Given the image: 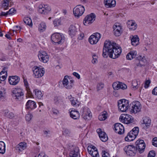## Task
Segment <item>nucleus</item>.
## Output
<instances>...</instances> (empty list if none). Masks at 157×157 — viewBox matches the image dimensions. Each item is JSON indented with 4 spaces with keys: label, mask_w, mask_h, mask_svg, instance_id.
Returning a JSON list of instances; mask_svg holds the SVG:
<instances>
[{
    "label": "nucleus",
    "mask_w": 157,
    "mask_h": 157,
    "mask_svg": "<svg viewBox=\"0 0 157 157\" xmlns=\"http://www.w3.org/2000/svg\"><path fill=\"white\" fill-rule=\"evenodd\" d=\"M122 52L119 45L113 41L106 40L104 44L102 55L104 57L107 58L108 55L112 58H118Z\"/></svg>",
    "instance_id": "nucleus-1"
},
{
    "label": "nucleus",
    "mask_w": 157,
    "mask_h": 157,
    "mask_svg": "<svg viewBox=\"0 0 157 157\" xmlns=\"http://www.w3.org/2000/svg\"><path fill=\"white\" fill-rule=\"evenodd\" d=\"M129 54H131V59H132L136 57L135 62L136 63L135 67H141L142 66H144L146 60L144 56L142 57L141 56H139L137 57V52L136 51H132L129 52Z\"/></svg>",
    "instance_id": "nucleus-2"
},
{
    "label": "nucleus",
    "mask_w": 157,
    "mask_h": 157,
    "mask_svg": "<svg viewBox=\"0 0 157 157\" xmlns=\"http://www.w3.org/2000/svg\"><path fill=\"white\" fill-rule=\"evenodd\" d=\"M139 128L137 127H134L127 134L125 137V140L127 141H131L134 140L138 135Z\"/></svg>",
    "instance_id": "nucleus-3"
},
{
    "label": "nucleus",
    "mask_w": 157,
    "mask_h": 157,
    "mask_svg": "<svg viewBox=\"0 0 157 157\" xmlns=\"http://www.w3.org/2000/svg\"><path fill=\"white\" fill-rule=\"evenodd\" d=\"M52 41L58 44H61L64 41L65 38L63 34L59 33H55L51 36Z\"/></svg>",
    "instance_id": "nucleus-4"
},
{
    "label": "nucleus",
    "mask_w": 157,
    "mask_h": 157,
    "mask_svg": "<svg viewBox=\"0 0 157 157\" xmlns=\"http://www.w3.org/2000/svg\"><path fill=\"white\" fill-rule=\"evenodd\" d=\"M129 101L124 99L120 100L118 102L119 109L122 112H125L129 109Z\"/></svg>",
    "instance_id": "nucleus-5"
},
{
    "label": "nucleus",
    "mask_w": 157,
    "mask_h": 157,
    "mask_svg": "<svg viewBox=\"0 0 157 157\" xmlns=\"http://www.w3.org/2000/svg\"><path fill=\"white\" fill-rule=\"evenodd\" d=\"M141 106L138 101H133L129 105V109L131 112L135 113L139 112L141 109Z\"/></svg>",
    "instance_id": "nucleus-6"
},
{
    "label": "nucleus",
    "mask_w": 157,
    "mask_h": 157,
    "mask_svg": "<svg viewBox=\"0 0 157 157\" xmlns=\"http://www.w3.org/2000/svg\"><path fill=\"white\" fill-rule=\"evenodd\" d=\"M74 81L71 80L69 76L67 75L65 76L62 81V84L63 87L67 89H70L72 88L74 86Z\"/></svg>",
    "instance_id": "nucleus-7"
},
{
    "label": "nucleus",
    "mask_w": 157,
    "mask_h": 157,
    "mask_svg": "<svg viewBox=\"0 0 157 157\" xmlns=\"http://www.w3.org/2000/svg\"><path fill=\"white\" fill-rule=\"evenodd\" d=\"M23 90L20 88H13L12 90V96L16 99H21L24 94Z\"/></svg>",
    "instance_id": "nucleus-8"
},
{
    "label": "nucleus",
    "mask_w": 157,
    "mask_h": 157,
    "mask_svg": "<svg viewBox=\"0 0 157 157\" xmlns=\"http://www.w3.org/2000/svg\"><path fill=\"white\" fill-rule=\"evenodd\" d=\"M119 119L121 121L126 124L132 123L133 121V117L127 114H122L120 116Z\"/></svg>",
    "instance_id": "nucleus-9"
},
{
    "label": "nucleus",
    "mask_w": 157,
    "mask_h": 157,
    "mask_svg": "<svg viewBox=\"0 0 157 157\" xmlns=\"http://www.w3.org/2000/svg\"><path fill=\"white\" fill-rule=\"evenodd\" d=\"M124 150L126 154L129 156H134L137 151L135 147L132 145L126 146L124 148Z\"/></svg>",
    "instance_id": "nucleus-10"
},
{
    "label": "nucleus",
    "mask_w": 157,
    "mask_h": 157,
    "mask_svg": "<svg viewBox=\"0 0 157 157\" xmlns=\"http://www.w3.org/2000/svg\"><path fill=\"white\" fill-rule=\"evenodd\" d=\"M135 147L137 151L142 153L144 151L145 147V144L143 140H138L135 143Z\"/></svg>",
    "instance_id": "nucleus-11"
},
{
    "label": "nucleus",
    "mask_w": 157,
    "mask_h": 157,
    "mask_svg": "<svg viewBox=\"0 0 157 157\" xmlns=\"http://www.w3.org/2000/svg\"><path fill=\"white\" fill-rule=\"evenodd\" d=\"M84 11V7L79 5H77L73 9V12L75 17L78 18L82 15Z\"/></svg>",
    "instance_id": "nucleus-12"
},
{
    "label": "nucleus",
    "mask_w": 157,
    "mask_h": 157,
    "mask_svg": "<svg viewBox=\"0 0 157 157\" xmlns=\"http://www.w3.org/2000/svg\"><path fill=\"white\" fill-rule=\"evenodd\" d=\"M43 69V68H41L37 66L34 67L33 70L34 77L37 78L42 77L44 73Z\"/></svg>",
    "instance_id": "nucleus-13"
},
{
    "label": "nucleus",
    "mask_w": 157,
    "mask_h": 157,
    "mask_svg": "<svg viewBox=\"0 0 157 157\" xmlns=\"http://www.w3.org/2000/svg\"><path fill=\"white\" fill-rule=\"evenodd\" d=\"M96 16L94 14L91 13L86 17L83 21L84 25L87 26L92 23L95 20Z\"/></svg>",
    "instance_id": "nucleus-14"
},
{
    "label": "nucleus",
    "mask_w": 157,
    "mask_h": 157,
    "mask_svg": "<svg viewBox=\"0 0 157 157\" xmlns=\"http://www.w3.org/2000/svg\"><path fill=\"white\" fill-rule=\"evenodd\" d=\"M101 34L98 33H94L89 38V42L91 44H96L101 38Z\"/></svg>",
    "instance_id": "nucleus-15"
},
{
    "label": "nucleus",
    "mask_w": 157,
    "mask_h": 157,
    "mask_svg": "<svg viewBox=\"0 0 157 157\" xmlns=\"http://www.w3.org/2000/svg\"><path fill=\"white\" fill-rule=\"evenodd\" d=\"M51 10V7L47 5H40L38 7V11L41 14L48 13Z\"/></svg>",
    "instance_id": "nucleus-16"
},
{
    "label": "nucleus",
    "mask_w": 157,
    "mask_h": 157,
    "mask_svg": "<svg viewBox=\"0 0 157 157\" xmlns=\"http://www.w3.org/2000/svg\"><path fill=\"white\" fill-rule=\"evenodd\" d=\"M38 56L40 61L44 63H46L49 60V56L45 52H39Z\"/></svg>",
    "instance_id": "nucleus-17"
},
{
    "label": "nucleus",
    "mask_w": 157,
    "mask_h": 157,
    "mask_svg": "<svg viewBox=\"0 0 157 157\" xmlns=\"http://www.w3.org/2000/svg\"><path fill=\"white\" fill-rule=\"evenodd\" d=\"M20 78L16 75L10 76L8 78V82L11 85H16L20 81Z\"/></svg>",
    "instance_id": "nucleus-18"
},
{
    "label": "nucleus",
    "mask_w": 157,
    "mask_h": 157,
    "mask_svg": "<svg viewBox=\"0 0 157 157\" xmlns=\"http://www.w3.org/2000/svg\"><path fill=\"white\" fill-rule=\"evenodd\" d=\"M114 130L116 133L121 135L124 133V128L121 124L117 123L114 124Z\"/></svg>",
    "instance_id": "nucleus-19"
},
{
    "label": "nucleus",
    "mask_w": 157,
    "mask_h": 157,
    "mask_svg": "<svg viewBox=\"0 0 157 157\" xmlns=\"http://www.w3.org/2000/svg\"><path fill=\"white\" fill-rule=\"evenodd\" d=\"M97 132L99 135L100 140L103 142H105L107 141L108 138L105 133L102 131L101 128H98Z\"/></svg>",
    "instance_id": "nucleus-20"
},
{
    "label": "nucleus",
    "mask_w": 157,
    "mask_h": 157,
    "mask_svg": "<svg viewBox=\"0 0 157 157\" xmlns=\"http://www.w3.org/2000/svg\"><path fill=\"white\" fill-rule=\"evenodd\" d=\"M78 30V26H76L73 25H71L69 28V34L72 37L76 34Z\"/></svg>",
    "instance_id": "nucleus-21"
},
{
    "label": "nucleus",
    "mask_w": 157,
    "mask_h": 157,
    "mask_svg": "<svg viewBox=\"0 0 157 157\" xmlns=\"http://www.w3.org/2000/svg\"><path fill=\"white\" fill-rule=\"evenodd\" d=\"M80 113H82V117L84 119H90V116H91L90 112L89 110H87L84 108H82Z\"/></svg>",
    "instance_id": "nucleus-22"
},
{
    "label": "nucleus",
    "mask_w": 157,
    "mask_h": 157,
    "mask_svg": "<svg viewBox=\"0 0 157 157\" xmlns=\"http://www.w3.org/2000/svg\"><path fill=\"white\" fill-rule=\"evenodd\" d=\"M26 108L29 110H32L36 107V102L30 100L28 101L26 103Z\"/></svg>",
    "instance_id": "nucleus-23"
},
{
    "label": "nucleus",
    "mask_w": 157,
    "mask_h": 157,
    "mask_svg": "<svg viewBox=\"0 0 157 157\" xmlns=\"http://www.w3.org/2000/svg\"><path fill=\"white\" fill-rule=\"evenodd\" d=\"M151 120L150 118L147 117H144L143 118L142 122L141 123L142 125L145 128L144 125H145L146 128H148L151 125Z\"/></svg>",
    "instance_id": "nucleus-24"
},
{
    "label": "nucleus",
    "mask_w": 157,
    "mask_h": 157,
    "mask_svg": "<svg viewBox=\"0 0 157 157\" xmlns=\"http://www.w3.org/2000/svg\"><path fill=\"white\" fill-rule=\"evenodd\" d=\"M79 149L77 147H74L70 153V157H79Z\"/></svg>",
    "instance_id": "nucleus-25"
},
{
    "label": "nucleus",
    "mask_w": 157,
    "mask_h": 157,
    "mask_svg": "<svg viewBox=\"0 0 157 157\" xmlns=\"http://www.w3.org/2000/svg\"><path fill=\"white\" fill-rule=\"evenodd\" d=\"M26 143L24 142L20 143L16 147V150L19 152L24 150L26 148Z\"/></svg>",
    "instance_id": "nucleus-26"
},
{
    "label": "nucleus",
    "mask_w": 157,
    "mask_h": 157,
    "mask_svg": "<svg viewBox=\"0 0 157 157\" xmlns=\"http://www.w3.org/2000/svg\"><path fill=\"white\" fill-rule=\"evenodd\" d=\"M104 3L107 7H113L116 5L115 0H105Z\"/></svg>",
    "instance_id": "nucleus-27"
},
{
    "label": "nucleus",
    "mask_w": 157,
    "mask_h": 157,
    "mask_svg": "<svg viewBox=\"0 0 157 157\" xmlns=\"http://www.w3.org/2000/svg\"><path fill=\"white\" fill-rule=\"evenodd\" d=\"M68 98L71 101L72 105L75 107L78 106L80 103L76 99L72 97L71 95L68 96Z\"/></svg>",
    "instance_id": "nucleus-28"
},
{
    "label": "nucleus",
    "mask_w": 157,
    "mask_h": 157,
    "mask_svg": "<svg viewBox=\"0 0 157 157\" xmlns=\"http://www.w3.org/2000/svg\"><path fill=\"white\" fill-rule=\"evenodd\" d=\"M70 116L74 119H77L80 117V114L79 112L76 110H71L70 112Z\"/></svg>",
    "instance_id": "nucleus-29"
},
{
    "label": "nucleus",
    "mask_w": 157,
    "mask_h": 157,
    "mask_svg": "<svg viewBox=\"0 0 157 157\" xmlns=\"http://www.w3.org/2000/svg\"><path fill=\"white\" fill-rule=\"evenodd\" d=\"M132 44L134 46H136L139 44V39L137 35L133 36L131 40Z\"/></svg>",
    "instance_id": "nucleus-30"
},
{
    "label": "nucleus",
    "mask_w": 157,
    "mask_h": 157,
    "mask_svg": "<svg viewBox=\"0 0 157 157\" xmlns=\"http://www.w3.org/2000/svg\"><path fill=\"white\" fill-rule=\"evenodd\" d=\"M7 76V72L4 69H3L0 73V80L4 81L6 79Z\"/></svg>",
    "instance_id": "nucleus-31"
},
{
    "label": "nucleus",
    "mask_w": 157,
    "mask_h": 157,
    "mask_svg": "<svg viewBox=\"0 0 157 157\" xmlns=\"http://www.w3.org/2000/svg\"><path fill=\"white\" fill-rule=\"evenodd\" d=\"M4 116L8 118L12 119L14 117V114L13 113L9 111L8 110H5Z\"/></svg>",
    "instance_id": "nucleus-32"
},
{
    "label": "nucleus",
    "mask_w": 157,
    "mask_h": 157,
    "mask_svg": "<svg viewBox=\"0 0 157 157\" xmlns=\"http://www.w3.org/2000/svg\"><path fill=\"white\" fill-rule=\"evenodd\" d=\"M46 27L45 23L42 22L39 25L38 30L40 32H43L45 30Z\"/></svg>",
    "instance_id": "nucleus-33"
},
{
    "label": "nucleus",
    "mask_w": 157,
    "mask_h": 157,
    "mask_svg": "<svg viewBox=\"0 0 157 157\" xmlns=\"http://www.w3.org/2000/svg\"><path fill=\"white\" fill-rule=\"evenodd\" d=\"M5 152V144L3 141H0V153L3 154Z\"/></svg>",
    "instance_id": "nucleus-34"
},
{
    "label": "nucleus",
    "mask_w": 157,
    "mask_h": 157,
    "mask_svg": "<svg viewBox=\"0 0 157 157\" xmlns=\"http://www.w3.org/2000/svg\"><path fill=\"white\" fill-rule=\"evenodd\" d=\"M24 22L29 26L32 27L33 23L31 19L28 17H25L24 19Z\"/></svg>",
    "instance_id": "nucleus-35"
},
{
    "label": "nucleus",
    "mask_w": 157,
    "mask_h": 157,
    "mask_svg": "<svg viewBox=\"0 0 157 157\" xmlns=\"http://www.w3.org/2000/svg\"><path fill=\"white\" fill-rule=\"evenodd\" d=\"M24 82L25 87L27 93L31 96L32 95V92L30 90V89L28 85V83L26 79H24Z\"/></svg>",
    "instance_id": "nucleus-36"
},
{
    "label": "nucleus",
    "mask_w": 157,
    "mask_h": 157,
    "mask_svg": "<svg viewBox=\"0 0 157 157\" xmlns=\"http://www.w3.org/2000/svg\"><path fill=\"white\" fill-rule=\"evenodd\" d=\"M107 113L105 112L102 113L98 116L99 119L100 121H104L107 118Z\"/></svg>",
    "instance_id": "nucleus-37"
},
{
    "label": "nucleus",
    "mask_w": 157,
    "mask_h": 157,
    "mask_svg": "<svg viewBox=\"0 0 157 157\" xmlns=\"http://www.w3.org/2000/svg\"><path fill=\"white\" fill-rule=\"evenodd\" d=\"M35 93L36 97L39 99H40L43 96L40 90L37 89L35 90Z\"/></svg>",
    "instance_id": "nucleus-38"
},
{
    "label": "nucleus",
    "mask_w": 157,
    "mask_h": 157,
    "mask_svg": "<svg viewBox=\"0 0 157 157\" xmlns=\"http://www.w3.org/2000/svg\"><path fill=\"white\" fill-rule=\"evenodd\" d=\"M9 0H4L3 3L2 7L4 8V10H6L8 9Z\"/></svg>",
    "instance_id": "nucleus-39"
},
{
    "label": "nucleus",
    "mask_w": 157,
    "mask_h": 157,
    "mask_svg": "<svg viewBox=\"0 0 157 157\" xmlns=\"http://www.w3.org/2000/svg\"><path fill=\"white\" fill-rule=\"evenodd\" d=\"M53 24L54 26H57L61 25V20L60 18L55 19L53 21Z\"/></svg>",
    "instance_id": "nucleus-40"
},
{
    "label": "nucleus",
    "mask_w": 157,
    "mask_h": 157,
    "mask_svg": "<svg viewBox=\"0 0 157 157\" xmlns=\"http://www.w3.org/2000/svg\"><path fill=\"white\" fill-rule=\"evenodd\" d=\"M113 28L114 30H122L121 25L118 23H116L113 25Z\"/></svg>",
    "instance_id": "nucleus-41"
},
{
    "label": "nucleus",
    "mask_w": 157,
    "mask_h": 157,
    "mask_svg": "<svg viewBox=\"0 0 157 157\" xmlns=\"http://www.w3.org/2000/svg\"><path fill=\"white\" fill-rule=\"evenodd\" d=\"M89 153L93 157H99V155L98 150L94 151H91V152H89Z\"/></svg>",
    "instance_id": "nucleus-42"
},
{
    "label": "nucleus",
    "mask_w": 157,
    "mask_h": 157,
    "mask_svg": "<svg viewBox=\"0 0 157 157\" xmlns=\"http://www.w3.org/2000/svg\"><path fill=\"white\" fill-rule=\"evenodd\" d=\"M87 150L89 152H91V151H94L98 150L97 148L94 146L92 145H91L88 147Z\"/></svg>",
    "instance_id": "nucleus-43"
},
{
    "label": "nucleus",
    "mask_w": 157,
    "mask_h": 157,
    "mask_svg": "<svg viewBox=\"0 0 157 157\" xmlns=\"http://www.w3.org/2000/svg\"><path fill=\"white\" fill-rule=\"evenodd\" d=\"M54 101L55 104L58 105L61 103V100L60 97L56 96L54 97Z\"/></svg>",
    "instance_id": "nucleus-44"
},
{
    "label": "nucleus",
    "mask_w": 157,
    "mask_h": 157,
    "mask_svg": "<svg viewBox=\"0 0 157 157\" xmlns=\"http://www.w3.org/2000/svg\"><path fill=\"white\" fill-rule=\"evenodd\" d=\"M137 82L136 80H135L132 81V86H133L132 89L133 90H136L137 89Z\"/></svg>",
    "instance_id": "nucleus-45"
},
{
    "label": "nucleus",
    "mask_w": 157,
    "mask_h": 157,
    "mask_svg": "<svg viewBox=\"0 0 157 157\" xmlns=\"http://www.w3.org/2000/svg\"><path fill=\"white\" fill-rule=\"evenodd\" d=\"M114 34L117 36H118L121 35L122 32V30H114Z\"/></svg>",
    "instance_id": "nucleus-46"
},
{
    "label": "nucleus",
    "mask_w": 157,
    "mask_h": 157,
    "mask_svg": "<svg viewBox=\"0 0 157 157\" xmlns=\"http://www.w3.org/2000/svg\"><path fill=\"white\" fill-rule=\"evenodd\" d=\"M7 12L8 15L13 14L16 13V10L15 8H12Z\"/></svg>",
    "instance_id": "nucleus-47"
},
{
    "label": "nucleus",
    "mask_w": 157,
    "mask_h": 157,
    "mask_svg": "<svg viewBox=\"0 0 157 157\" xmlns=\"http://www.w3.org/2000/svg\"><path fill=\"white\" fill-rule=\"evenodd\" d=\"M70 133V130L67 129H64L63 131V134L66 136H69Z\"/></svg>",
    "instance_id": "nucleus-48"
},
{
    "label": "nucleus",
    "mask_w": 157,
    "mask_h": 157,
    "mask_svg": "<svg viewBox=\"0 0 157 157\" xmlns=\"http://www.w3.org/2000/svg\"><path fill=\"white\" fill-rule=\"evenodd\" d=\"M104 86V84L101 83H98L97 86V89L98 90L102 89Z\"/></svg>",
    "instance_id": "nucleus-49"
},
{
    "label": "nucleus",
    "mask_w": 157,
    "mask_h": 157,
    "mask_svg": "<svg viewBox=\"0 0 157 157\" xmlns=\"http://www.w3.org/2000/svg\"><path fill=\"white\" fill-rule=\"evenodd\" d=\"M133 23V24H132V25H131V27L130 28H128L129 29L131 30H135L137 28V24H136L135 21Z\"/></svg>",
    "instance_id": "nucleus-50"
},
{
    "label": "nucleus",
    "mask_w": 157,
    "mask_h": 157,
    "mask_svg": "<svg viewBox=\"0 0 157 157\" xmlns=\"http://www.w3.org/2000/svg\"><path fill=\"white\" fill-rule=\"evenodd\" d=\"M32 115L31 114L28 113L26 115L25 119L27 121H29L32 117Z\"/></svg>",
    "instance_id": "nucleus-51"
},
{
    "label": "nucleus",
    "mask_w": 157,
    "mask_h": 157,
    "mask_svg": "<svg viewBox=\"0 0 157 157\" xmlns=\"http://www.w3.org/2000/svg\"><path fill=\"white\" fill-rule=\"evenodd\" d=\"M152 144L154 146L157 147V137H155L153 139Z\"/></svg>",
    "instance_id": "nucleus-52"
},
{
    "label": "nucleus",
    "mask_w": 157,
    "mask_h": 157,
    "mask_svg": "<svg viewBox=\"0 0 157 157\" xmlns=\"http://www.w3.org/2000/svg\"><path fill=\"white\" fill-rule=\"evenodd\" d=\"M102 157H110L109 154L105 151H102Z\"/></svg>",
    "instance_id": "nucleus-53"
},
{
    "label": "nucleus",
    "mask_w": 157,
    "mask_h": 157,
    "mask_svg": "<svg viewBox=\"0 0 157 157\" xmlns=\"http://www.w3.org/2000/svg\"><path fill=\"white\" fill-rule=\"evenodd\" d=\"M134 22V21L133 20H128L127 22V24L128 28H130L131 25L133 24V23Z\"/></svg>",
    "instance_id": "nucleus-54"
},
{
    "label": "nucleus",
    "mask_w": 157,
    "mask_h": 157,
    "mask_svg": "<svg viewBox=\"0 0 157 157\" xmlns=\"http://www.w3.org/2000/svg\"><path fill=\"white\" fill-rule=\"evenodd\" d=\"M120 86H121L120 89H121L123 90H124L126 89L127 88V86L125 84L121 82L120 83Z\"/></svg>",
    "instance_id": "nucleus-55"
},
{
    "label": "nucleus",
    "mask_w": 157,
    "mask_h": 157,
    "mask_svg": "<svg viewBox=\"0 0 157 157\" xmlns=\"http://www.w3.org/2000/svg\"><path fill=\"white\" fill-rule=\"evenodd\" d=\"M150 82H151L150 80H146L145 82L144 87L145 88H147L149 86Z\"/></svg>",
    "instance_id": "nucleus-56"
},
{
    "label": "nucleus",
    "mask_w": 157,
    "mask_h": 157,
    "mask_svg": "<svg viewBox=\"0 0 157 157\" xmlns=\"http://www.w3.org/2000/svg\"><path fill=\"white\" fill-rule=\"evenodd\" d=\"M5 93L3 92L0 90V100L4 98Z\"/></svg>",
    "instance_id": "nucleus-57"
},
{
    "label": "nucleus",
    "mask_w": 157,
    "mask_h": 157,
    "mask_svg": "<svg viewBox=\"0 0 157 157\" xmlns=\"http://www.w3.org/2000/svg\"><path fill=\"white\" fill-rule=\"evenodd\" d=\"M148 155H150V156H155V152L154 150L151 151H149Z\"/></svg>",
    "instance_id": "nucleus-58"
},
{
    "label": "nucleus",
    "mask_w": 157,
    "mask_h": 157,
    "mask_svg": "<svg viewBox=\"0 0 157 157\" xmlns=\"http://www.w3.org/2000/svg\"><path fill=\"white\" fill-rule=\"evenodd\" d=\"M52 111L53 114L57 115L59 113V111L55 109H52Z\"/></svg>",
    "instance_id": "nucleus-59"
},
{
    "label": "nucleus",
    "mask_w": 157,
    "mask_h": 157,
    "mask_svg": "<svg viewBox=\"0 0 157 157\" xmlns=\"http://www.w3.org/2000/svg\"><path fill=\"white\" fill-rule=\"evenodd\" d=\"M84 36V34L83 33H80L79 35L78 38L79 40H81L83 39V38Z\"/></svg>",
    "instance_id": "nucleus-60"
},
{
    "label": "nucleus",
    "mask_w": 157,
    "mask_h": 157,
    "mask_svg": "<svg viewBox=\"0 0 157 157\" xmlns=\"http://www.w3.org/2000/svg\"><path fill=\"white\" fill-rule=\"evenodd\" d=\"M73 75L75 76L76 78H77L78 79H79L80 78V75L77 72H74L73 73Z\"/></svg>",
    "instance_id": "nucleus-61"
},
{
    "label": "nucleus",
    "mask_w": 157,
    "mask_h": 157,
    "mask_svg": "<svg viewBox=\"0 0 157 157\" xmlns=\"http://www.w3.org/2000/svg\"><path fill=\"white\" fill-rule=\"evenodd\" d=\"M44 134L46 136H49V135L50 134V131L48 130L44 131Z\"/></svg>",
    "instance_id": "nucleus-62"
},
{
    "label": "nucleus",
    "mask_w": 157,
    "mask_h": 157,
    "mask_svg": "<svg viewBox=\"0 0 157 157\" xmlns=\"http://www.w3.org/2000/svg\"><path fill=\"white\" fill-rule=\"evenodd\" d=\"M152 93L153 94L157 95V87H155L152 90Z\"/></svg>",
    "instance_id": "nucleus-63"
},
{
    "label": "nucleus",
    "mask_w": 157,
    "mask_h": 157,
    "mask_svg": "<svg viewBox=\"0 0 157 157\" xmlns=\"http://www.w3.org/2000/svg\"><path fill=\"white\" fill-rule=\"evenodd\" d=\"M8 15V12H7L6 13L2 12L0 14V15L1 16H6Z\"/></svg>",
    "instance_id": "nucleus-64"
}]
</instances>
